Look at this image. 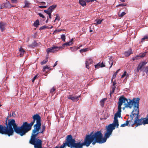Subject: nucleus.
I'll list each match as a JSON object with an SVG mask.
<instances>
[{
    "instance_id": "f257e3e1",
    "label": "nucleus",
    "mask_w": 148,
    "mask_h": 148,
    "mask_svg": "<svg viewBox=\"0 0 148 148\" xmlns=\"http://www.w3.org/2000/svg\"><path fill=\"white\" fill-rule=\"evenodd\" d=\"M129 101L128 99L122 96L120 97L118 102V111L114 115V120L112 124H109L106 127L107 132L104 134V137H102V143H105L108 138H109L110 135H111L113 130L115 129V127L117 128L118 127L119 124L118 123V117L120 118L121 116V106L123 103H124V105L125 106L123 109L125 108H128L131 109L133 106V99L131 100L129 99Z\"/></svg>"
},
{
    "instance_id": "f03ea898",
    "label": "nucleus",
    "mask_w": 148,
    "mask_h": 148,
    "mask_svg": "<svg viewBox=\"0 0 148 148\" xmlns=\"http://www.w3.org/2000/svg\"><path fill=\"white\" fill-rule=\"evenodd\" d=\"M92 132L89 135H86L84 142L82 143L81 142H75V139L73 138L71 135H68L66 137V142L67 145L71 148H82L84 145L88 147L93 140L95 139L97 142H100L101 137L99 132H97L94 134Z\"/></svg>"
},
{
    "instance_id": "7ed1b4c3",
    "label": "nucleus",
    "mask_w": 148,
    "mask_h": 148,
    "mask_svg": "<svg viewBox=\"0 0 148 148\" xmlns=\"http://www.w3.org/2000/svg\"><path fill=\"white\" fill-rule=\"evenodd\" d=\"M6 126L5 128L7 132V135L9 136L13 135L14 131L21 136L25 135L26 133L25 124L24 123L20 127H18L13 119H10L8 120V123L6 122Z\"/></svg>"
},
{
    "instance_id": "20e7f679",
    "label": "nucleus",
    "mask_w": 148,
    "mask_h": 148,
    "mask_svg": "<svg viewBox=\"0 0 148 148\" xmlns=\"http://www.w3.org/2000/svg\"><path fill=\"white\" fill-rule=\"evenodd\" d=\"M140 99L139 98H134L133 99V106L134 110L131 113L130 117L128 118V121L129 126L133 127L134 125H136V127L140 125L141 119H139V102Z\"/></svg>"
},
{
    "instance_id": "39448f33",
    "label": "nucleus",
    "mask_w": 148,
    "mask_h": 148,
    "mask_svg": "<svg viewBox=\"0 0 148 148\" xmlns=\"http://www.w3.org/2000/svg\"><path fill=\"white\" fill-rule=\"evenodd\" d=\"M32 118L33 121L30 123L28 124L27 122H24L25 124V127L26 132V133L30 130L32 128V127L36 122V123L34 125L41 126V117L40 116L37 114H34Z\"/></svg>"
},
{
    "instance_id": "423d86ee",
    "label": "nucleus",
    "mask_w": 148,
    "mask_h": 148,
    "mask_svg": "<svg viewBox=\"0 0 148 148\" xmlns=\"http://www.w3.org/2000/svg\"><path fill=\"white\" fill-rule=\"evenodd\" d=\"M41 126L34 125V128L32 130V135L29 140L30 144L33 145L37 143L38 140H40L38 137L37 138V137L39 134L40 133Z\"/></svg>"
},
{
    "instance_id": "0eeeda50",
    "label": "nucleus",
    "mask_w": 148,
    "mask_h": 148,
    "mask_svg": "<svg viewBox=\"0 0 148 148\" xmlns=\"http://www.w3.org/2000/svg\"><path fill=\"white\" fill-rule=\"evenodd\" d=\"M62 47H58L56 46H54L53 47L47 49L46 51L47 53L51 52L54 53L60 49H62Z\"/></svg>"
},
{
    "instance_id": "6e6552de",
    "label": "nucleus",
    "mask_w": 148,
    "mask_h": 148,
    "mask_svg": "<svg viewBox=\"0 0 148 148\" xmlns=\"http://www.w3.org/2000/svg\"><path fill=\"white\" fill-rule=\"evenodd\" d=\"M141 119L140 125L143 124L145 125L146 124H148V114L147 115L146 117L144 118H142L140 119Z\"/></svg>"
},
{
    "instance_id": "1a4fd4ad",
    "label": "nucleus",
    "mask_w": 148,
    "mask_h": 148,
    "mask_svg": "<svg viewBox=\"0 0 148 148\" xmlns=\"http://www.w3.org/2000/svg\"><path fill=\"white\" fill-rule=\"evenodd\" d=\"M147 62L145 61L143 62L140 63L137 69V72H139L140 70H143L144 66L146 64Z\"/></svg>"
},
{
    "instance_id": "9d476101",
    "label": "nucleus",
    "mask_w": 148,
    "mask_h": 148,
    "mask_svg": "<svg viewBox=\"0 0 148 148\" xmlns=\"http://www.w3.org/2000/svg\"><path fill=\"white\" fill-rule=\"evenodd\" d=\"M80 96V95L77 96H73V95H71L67 97V98L68 99H71L73 101H77L79 100Z\"/></svg>"
},
{
    "instance_id": "9b49d317",
    "label": "nucleus",
    "mask_w": 148,
    "mask_h": 148,
    "mask_svg": "<svg viewBox=\"0 0 148 148\" xmlns=\"http://www.w3.org/2000/svg\"><path fill=\"white\" fill-rule=\"evenodd\" d=\"M0 134L7 135V132L5 128V126H3L0 124Z\"/></svg>"
},
{
    "instance_id": "f8f14e48",
    "label": "nucleus",
    "mask_w": 148,
    "mask_h": 148,
    "mask_svg": "<svg viewBox=\"0 0 148 148\" xmlns=\"http://www.w3.org/2000/svg\"><path fill=\"white\" fill-rule=\"evenodd\" d=\"M6 24L3 22L0 23V29L1 32H3L5 29V26Z\"/></svg>"
},
{
    "instance_id": "ddd939ff",
    "label": "nucleus",
    "mask_w": 148,
    "mask_h": 148,
    "mask_svg": "<svg viewBox=\"0 0 148 148\" xmlns=\"http://www.w3.org/2000/svg\"><path fill=\"white\" fill-rule=\"evenodd\" d=\"M92 63V60L91 59H89L88 60L86 61L85 64H86V67L88 69H89V65L91 64Z\"/></svg>"
},
{
    "instance_id": "4468645a",
    "label": "nucleus",
    "mask_w": 148,
    "mask_h": 148,
    "mask_svg": "<svg viewBox=\"0 0 148 148\" xmlns=\"http://www.w3.org/2000/svg\"><path fill=\"white\" fill-rule=\"evenodd\" d=\"M132 51L131 49H129L128 51L124 53V55L126 56H129L131 54H132Z\"/></svg>"
},
{
    "instance_id": "2eb2a0df",
    "label": "nucleus",
    "mask_w": 148,
    "mask_h": 148,
    "mask_svg": "<svg viewBox=\"0 0 148 148\" xmlns=\"http://www.w3.org/2000/svg\"><path fill=\"white\" fill-rule=\"evenodd\" d=\"M4 3L5 4V8H10L14 6V5H12L8 1H7Z\"/></svg>"
},
{
    "instance_id": "dca6fc26",
    "label": "nucleus",
    "mask_w": 148,
    "mask_h": 148,
    "mask_svg": "<svg viewBox=\"0 0 148 148\" xmlns=\"http://www.w3.org/2000/svg\"><path fill=\"white\" fill-rule=\"evenodd\" d=\"M57 7V5L56 4L53 5L52 6H50L48 8V10L50 11L51 12Z\"/></svg>"
},
{
    "instance_id": "f3484780",
    "label": "nucleus",
    "mask_w": 148,
    "mask_h": 148,
    "mask_svg": "<svg viewBox=\"0 0 148 148\" xmlns=\"http://www.w3.org/2000/svg\"><path fill=\"white\" fill-rule=\"evenodd\" d=\"M73 39H72L69 42H66V43H64L63 45L62 46L63 47H64L65 45L69 46L73 44L72 41H73Z\"/></svg>"
},
{
    "instance_id": "a211bd4d",
    "label": "nucleus",
    "mask_w": 148,
    "mask_h": 148,
    "mask_svg": "<svg viewBox=\"0 0 148 148\" xmlns=\"http://www.w3.org/2000/svg\"><path fill=\"white\" fill-rule=\"evenodd\" d=\"M25 6L24 7H26L28 8L29 7L31 3L29 2V1H27V0H25L24 1Z\"/></svg>"
},
{
    "instance_id": "6ab92c4d",
    "label": "nucleus",
    "mask_w": 148,
    "mask_h": 148,
    "mask_svg": "<svg viewBox=\"0 0 148 148\" xmlns=\"http://www.w3.org/2000/svg\"><path fill=\"white\" fill-rule=\"evenodd\" d=\"M97 132H99V133H100V136L101 137V139L100 140V142H97L96 141H95V139H94L93 141L94 140V141L92 143V144L93 145H95V144L96 143V142H97V143H102V134L101 133V131H98ZM93 141H92V142H93Z\"/></svg>"
},
{
    "instance_id": "aec40b11",
    "label": "nucleus",
    "mask_w": 148,
    "mask_h": 148,
    "mask_svg": "<svg viewBox=\"0 0 148 148\" xmlns=\"http://www.w3.org/2000/svg\"><path fill=\"white\" fill-rule=\"evenodd\" d=\"M19 52L20 53V56L21 57L23 56L25 53V50H24L23 49V48H21L19 50Z\"/></svg>"
},
{
    "instance_id": "412c9836",
    "label": "nucleus",
    "mask_w": 148,
    "mask_h": 148,
    "mask_svg": "<svg viewBox=\"0 0 148 148\" xmlns=\"http://www.w3.org/2000/svg\"><path fill=\"white\" fill-rule=\"evenodd\" d=\"M102 22V20L100 19H96L95 21L94 24L95 25H98L101 24Z\"/></svg>"
},
{
    "instance_id": "4be33fe9",
    "label": "nucleus",
    "mask_w": 148,
    "mask_h": 148,
    "mask_svg": "<svg viewBox=\"0 0 148 148\" xmlns=\"http://www.w3.org/2000/svg\"><path fill=\"white\" fill-rule=\"evenodd\" d=\"M67 146V143L66 141L65 143H64L60 147L56 146L54 148H66V146Z\"/></svg>"
},
{
    "instance_id": "5701e85b",
    "label": "nucleus",
    "mask_w": 148,
    "mask_h": 148,
    "mask_svg": "<svg viewBox=\"0 0 148 148\" xmlns=\"http://www.w3.org/2000/svg\"><path fill=\"white\" fill-rule=\"evenodd\" d=\"M79 2L80 4L82 6H84L86 5V3L83 0H79Z\"/></svg>"
},
{
    "instance_id": "b1692460",
    "label": "nucleus",
    "mask_w": 148,
    "mask_h": 148,
    "mask_svg": "<svg viewBox=\"0 0 148 148\" xmlns=\"http://www.w3.org/2000/svg\"><path fill=\"white\" fill-rule=\"evenodd\" d=\"M45 128L46 127L45 125H42V126L41 130H40V133L43 134L44 133V132L45 129Z\"/></svg>"
},
{
    "instance_id": "393cba45",
    "label": "nucleus",
    "mask_w": 148,
    "mask_h": 148,
    "mask_svg": "<svg viewBox=\"0 0 148 148\" xmlns=\"http://www.w3.org/2000/svg\"><path fill=\"white\" fill-rule=\"evenodd\" d=\"M95 66L96 69H98L99 68H101L102 67V63L99 62L97 64L95 65Z\"/></svg>"
},
{
    "instance_id": "a878e982",
    "label": "nucleus",
    "mask_w": 148,
    "mask_h": 148,
    "mask_svg": "<svg viewBox=\"0 0 148 148\" xmlns=\"http://www.w3.org/2000/svg\"><path fill=\"white\" fill-rule=\"evenodd\" d=\"M34 25L35 27H38L39 25V22L38 20H37L34 23Z\"/></svg>"
},
{
    "instance_id": "bb28decb",
    "label": "nucleus",
    "mask_w": 148,
    "mask_h": 148,
    "mask_svg": "<svg viewBox=\"0 0 148 148\" xmlns=\"http://www.w3.org/2000/svg\"><path fill=\"white\" fill-rule=\"evenodd\" d=\"M115 85H112V90L111 91L110 93V95L111 96V94L113 93L114 92V91L115 89Z\"/></svg>"
},
{
    "instance_id": "cd10ccee",
    "label": "nucleus",
    "mask_w": 148,
    "mask_h": 148,
    "mask_svg": "<svg viewBox=\"0 0 148 148\" xmlns=\"http://www.w3.org/2000/svg\"><path fill=\"white\" fill-rule=\"evenodd\" d=\"M129 123L128 120H127L125 121V123L124 124H122L121 125V127H125L127 126H129Z\"/></svg>"
},
{
    "instance_id": "c85d7f7f",
    "label": "nucleus",
    "mask_w": 148,
    "mask_h": 148,
    "mask_svg": "<svg viewBox=\"0 0 148 148\" xmlns=\"http://www.w3.org/2000/svg\"><path fill=\"white\" fill-rule=\"evenodd\" d=\"M120 70V69L117 70L116 72L114 74L112 78V79L111 81H112L114 78L116 77V75H117L118 73L119 72V71Z\"/></svg>"
},
{
    "instance_id": "c756f323",
    "label": "nucleus",
    "mask_w": 148,
    "mask_h": 148,
    "mask_svg": "<svg viewBox=\"0 0 148 148\" xmlns=\"http://www.w3.org/2000/svg\"><path fill=\"white\" fill-rule=\"evenodd\" d=\"M88 48H87L82 49H81V50H80L79 51L81 53H83V52H84L87 51H88Z\"/></svg>"
},
{
    "instance_id": "7c9ffc66",
    "label": "nucleus",
    "mask_w": 148,
    "mask_h": 148,
    "mask_svg": "<svg viewBox=\"0 0 148 148\" xmlns=\"http://www.w3.org/2000/svg\"><path fill=\"white\" fill-rule=\"evenodd\" d=\"M48 61V58H46V59L44 60L42 62H41V65H42L44 64H45Z\"/></svg>"
},
{
    "instance_id": "2f4dec72",
    "label": "nucleus",
    "mask_w": 148,
    "mask_h": 148,
    "mask_svg": "<svg viewBox=\"0 0 148 148\" xmlns=\"http://www.w3.org/2000/svg\"><path fill=\"white\" fill-rule=\"evenodd\" d=\"M126 13L125 12H123L121 14H120L119 12V15L120 17H122L123 16L126 14Z\"/></svg>"
},
{
    "instance_id": "473e14b6",
    "label": "nucleus",
    "mask_w": 148,
    "mask_h": 148,
    "mask_svg": "<svg viewBox=\"0 0 148 148\" xmlns=\"http://www.w3.org/2000/svg\"><path fill=\"white\" fill-rule=\"evenodd\" d=\"M143 71L144 72H146L147 74H148V66H147L145 67H144Z\"/></svg>"
},
{
    "instance_id": "72a5a7b5",
    "label": "nucleus",
    "mask_w": 148,
    "mask_h": 148,
    "mask_svg": "<svg viewBox=\"0 0 148 148\" xmlns=\"http://www.w3.org/2000/svg\"><path fill=\"white\" fill-rule=\"evenodd\" d=\"M36 42L34 41V42L31 45H29V46L31 47H35L36 45Z\"/></svg>"
},
{
    "instance_id": "f704fd0d",
    "label": "nucleus",
    "mask_w": 148,
    "mask_h": 148,
    "mask_svg": "<svg viewBox=\"0 0 148 148\" xmlns=\"http://www.w3.org/2000/svg\"><path fill=\"white\" fill-rule=\"evenodd\" d=\"M61 38L62 39V40L64 42L65 41V36L64 34H62L61 36Z\"/></svg>"
},
{
    "instance_id": "c9c22d12",
    "label": "nucleus",
    "mask_w": 148,
    "mask_h": 148,
    "mask_svg": "<svg viewBox=\"0 0 148 148\" xmlns=\"http://www.w3.org/2000/svg\"><path fill=\"white\" fill-rule=\"evenodd\" d=\"M148 39V35H146L145 36L144 38H142L141 39V42H142L143 41L145 40V39Z\"/></svg>"
},
{
    "instance_id": "e433bc0d",
    "label": "nucleus",
    "mask_w": 148,
    "mask_h": 148,
    "mask_svg": "<svg viewBox=\"0 0 148 148\" xmlns=\"http://www.w3.org/2000/svg\"><path fill=\"white\" fill-rule=\"evenodd\" d=\"M45 28L49 29V27H48V26H46V25H44V26H43L40 27V29H43Z\"/></svg>"
},
{
    "instance_id": "4c0bfd02",
    "label": "nucleus",
    "mask_w": 148,
    "mask_h": 148,
    "mask_svg": "<svg viewBox=\"0 0 148 148\" xmlns=\"http://www.w3.org/2000/svg\"><path fill=\"white\" fill-rule=\"evenodd\" d=\"M70 49L72 51H75L77 50L76 48L75 47H71L70 48Z\"/></svg>"
},
{
    "instance_id": "58836bf2",
    "label": "nucleus",
    "mask_w": 148,
    "mask_h": 148,
    "mask_svg": "<svg viewBox=\"0 0 148 148\" xmlns=\"http://www.w3.org/2000/svg\"><path fill=\"white\" fill-rule=\"evenodd\" d=\"M62 29H56L53 32V34L56 33H58L60 32V31H62Z\"/></svg>"
},
{
    "instance_id": "ea45409f",
    "label": "nucleus",
    "mask_w": 148,
    "mask_h": 148,
    "mask_svg": "<svg viewBox=\"0 0 148 148\" xmlns=\"http://www.w3.org/2000/svg\"><path fill=\"white\" fill-rule=\"evenodd\" d=\"M127 5V4L124 3H122L116 6L117 7H118L119 6H125Z\"/></svg>"
},
{
    "instance_id": "a19ab883",
    "label": "nucleus",
    "mask_w": 148,
    "mask_h": 148,
    "mask_svg": "<svg viewBox=\"0 0 148 148\" xmlns=\"http://www.w3.org/2000/svg\"><path fill=\"white\" fill-rule=\"evenodd\" d=\"M5 8V4L4 3H3L2 4H1L0 7V9H2Z\"/></svg>"
},
{
    "instance_id": "79ce46f5",
    "label": "nucleus",
    "mask_w": 148,
    "mask_h": 148,
    "mask_svg": "<svg viewBox=\"0 0 148 148\" xmlns=\"http://www.w3.org/2000/svg\"><path fill=\"white\" fill-rule=\"evenodd\" d=\"M44 12L45 13H47L48 14H51V12H50V11L48 10V9L47 10H44Z\"/></svg>"
},
{
    "instance_id": "37998d69",
    "label": "nucleus",
    "mask_w": 148,
    "mask_h": 148,
    "mask_svg": "<svg viewBox=\"0 0 148 148\" xmlns=\"http://www.w3.org/2000/svg\"><path fill=\"white\" fill-rule=\"evenodd\" d=\"M44 71L46 69H50V68L48 66H46L44 67Z\"/></svg>"
},
{
    "instance_id": "c03bdc74",
    "label": "nucleus",
    "mask_w": 148,
    "mask_h": 148,
    "mask_svg": "<svg viewBox=\"0 0 148 148\" xmlns=\"http://www.w3.org/2000/svg\"><path fill=\"white\" fill-rule=\"evenodd\" d=\"M38 77V75H36L33 78V79L32 80V82H34V81L35 80V79L37 78Z\"/></svg>"
},
{
    "instance_id": "a18cd8bd",
    "label": "nucleus",
    "mask_w": 148,
    "mask_h": 148,
    "mask_svg": "<svg viewBox=\"0 0 148 148\" xmlns=\"http://www.w3.org/2000/svg\"><path fill=\"white\" fill-rule=\"evenodd\" d=\"M56 90V88L53 87V88H52L50 92L51 93H53V92H54Z\"/></svg>"
},
{
    "instance_id": "49530a36",
    "label": "nucleus",
    "mask_w": 148,
    "mask_h": 148,
    "mask_svg": "<svg viewBox=\"0 0 148 148\" xmlns=\"http://www.w3.org/2000/svg\"><path fill=\"white\" fill-rule=\"evenodd\" d=\"M56 17L55 20H58V21H59L60 20V17L58 15H56Z\"/></svg>"
},
{
    "instance_id": "de8ad7c7",
    "label": "nucleus",
    "mask_w": 148,
    "mask_h": 148,
    "mask_svg": "<svg viewBox=\"0 0 148 148\" xmlns=\"http://www.w3.org/2000/svg\"><path fill=\"white\" fill-rule=\"evenodd\" d=\"M127 73V72L126 71H125L124 72L123 74L121 76V78L124 77L126 75Z\"/></svg>"
},
{
    "instance_id": "09e8293b",
    "label": "nucleus",
    "mask_w": 148,
    "mask_h": 148,
    "mask_svg": "<svg viewBox=\"0 0 148 148\" xmlns=\"http://www.w3.org/2000/svg\"><path fill=\"white\" fill-rule=\"evenodd\" d=\"M145 54H146V53H144L142 54H141L140 55V56L141 57H142V58L143 57L145 56Z\"/></svg>"
},
{
    "instance_id": "8fccbe9b",
    "label": "nucleus",
    "mask_w": 148,
    "mask_h": 148,
    "mask_svg": "<svg viewBox=\"0 0 148 148\" xmlns=\"http://www.w3.org/2000/svg\"><path fill=\"white\" fill-rule=\"evenodd\" d=\"M107 99V98H105L103 99H102V107L103 106V105H104V102L106 101Z\"/></svg>"
},
{
    "instance_id": "3c124183",
    "label": "nucleus",
    "mask_w": 148,
    "mask_h": 148,
    "mask_svg": "<svg viewBox=\"0 0 148 148\" xmlns=\"http://www.w3.org/2000/svg\"><path fill=\"white\" fill-rule=\"evenodd\" d=\"M38 15L39 16L41 17H42L43 18H45L44 16L41 13H39L38 14Z\"/></svg>"
},
{
    "instance_id": "603ef678",
    "label": "nucleus",
    "mask_w": 148,
    "mask_h": 148,
    "mask_svg": "<svg viewBox=\"0 0 148 148\" xmlns=\"http://www.w3.org/2000/svg\"><path fill=\"white\" fill-rule=\"evenodd\" d=\"M47 7V6H39V7L41 8H45Z\"/></svg>"
},
{
    "instance_id": "864d4df0",
    "label": "nucleus",
    "mask_w": 148,
    "mask_h": 148,
    "mask_svg": "<svg viewBox=\"0 0 148 148\" xmlns=\"http://www.w3.org/2000/svg\"><path fill=\"white\" fill-rule=\"evenodd\" d=\"M86 2H93L95 0H85Z\"/></svg>"
},
{
    "instance_id": "5fc2aeb1",
    "label": "nucleus",
    "mask_w": 148,
    "mask_h": 148,
    "mask_svg": "<svg viewBox=\"0 0 148 148\" xmlns=\"http://www.w3.org/2000/svg\"><path fill=\"white\" fill-rule=\"evenodd\" d=\"M112 85H115L116 84V82L115 81H112Z\"/></svg>"
},
{
    "instance_id": "6e6d98bb",
    "label": "nucleus",
    "mask_w": 148,
    "mask_h": 148,
    "mask_svg": "<svg viewBox=\"0 0 148 148\" xmlns=\"http://www.w3.org/2000/svg\"><path fill=\"white\" fill-rule=\"evenodd\" d=\"M113 62L111 61V65L110 67V69L112 67V66L113 65Z\"/></svg>"
},
{
    "instance_id": "4d7b16f0",
    "label": "nucleus",
    "mask_w": 148,
    "mask_h": 148,
    "mask_svg": "<svg viewBox=\"0 0 148 148\" xmlns=\"http://www.w3.org/2000/svg\"><path fill=\"white\" fill-rule=\"evenodd\" d=\"M57 61H56V62L54 64L53 66V67L57 65Z\"/></svg>"
},
{
    "instance_id": "13d9d810",
    "label": "nucleus",
    "mask_w": 148,
    "mask_h": 148,
    "mask_svg": "<svg viewBox=\"0 0 148 148\" xmlns=\"http://www.w3.org/2000/svg\"><path fill=\"white\" fill-rule=\"evenodd\" d=\"M40 3H43V4H45L46 3L45 2H43V1L40 2Z\"/></svg>"
},
{
    "instance_id": "bf43d9fd",
    "label": "nucleus",
    "mask_w": 148,
    "mask_h": 148,
    "mask_svg": "<svg viewBox=\"0 0 148 148\" xmlns=\"http://www.w3.org/2000/svg\"><path fill=\"white\" fill-rule=\"evenodd\" d=\"M49 15V18H51V14H48Z\"/></svg>"
},
{
    "instance_id": "052dcab7",
    "label": "nucleus",
    "mask_w": 148,
    "mask_h": 148,
    "mask_svg": "<svg viewBox=\"0 0 148 148\" xmlns=\"http://www.w3.org/2000/svg\"><path fill=\"white\" fill-rule=\"evenodd\" d=\"M105 66V65L103 64V62H102V67H104Z\"/></svg>"
},
{
    "instance_id": "680f3d73",
    "label": "nucleus",
    "mask_w": 148,
    "mask_h": 148,
    "mask_svg": "<svg viewBox=\"0 0 148 148\" xmlns=\"http://www.w3.org/2000/svg\"><path fill=\"white\" fill-rule=\"evenodd\" d=\"M76 49H77V50H78V49H79V47H76Z\"/></svg>"
},
{
    "instance_id": "e2e57ef3",
    "label": "nucleus",
    "mask_w": 148,
    "mask_h": 148,
    "mask_svg": "<svg viewBox=\"0 0 148 148\" xmlns=\"http://www.w3.org/2000/svg\"><path fill=\"white\" fill-rule=\"evenodd\" d=\"M120 1L122 2H124L125 1V0H120Z\"/></svg>"
},
{
    "instance_id": "0e129e2a",
    "label": "nucleus",
    "mask_w": 148,
    "mask_h": 148,
    "mask_svg": "<svg viewBox=\"0 0 148 148\" xmlns=\"http://www.w3.org/2000/svg\"><path fill=\"white\" fill-rule=\"evenodd\" d=\"M129 75L128 74H126V77H129Z\"/></svg>"
},
{
    "instance_id": "69168bd1",
    "label": "nucleus",
    "mask_w": 148,
    "mask_h": 148,
    "mask_svg": "<svg viewBox=\"0 0 148 148\" xmlns=\"http://www.w3.org/2000/svg\"><path fill=\"white\" fill-rule=\"evenodd\" d=\"M53 27L52 26H51V27H49V28H50V29H52V28Z\"/></svg>"
},
{
    "instance_id": "338daca9",
    "label": "nucleus",
    "mask_w": 148,
    "mask_h": 148,
    "mask_svg": "<svg viewBox=\"0 0 148 148\" xmlns=\"http://www.w3.org/2000/svg\"><path fill=\"white\" fill-rule=\"evenodd\" d=\"M92 32V30H90V32Z\"/></svg>"
},
{
    "instance_id": "774afa93",
    "label": "nucleus",
    "mask_w": 148,
    "mask_h": 148,
    "mask_svg": "<svg viewBox=\"0 0 148 148\" xmlns=\"http://www.w3.org/2000/svg\"><path fill=\"white\" fill-rule=\"evenodd\" d=\"M100 103L102 104V103H102V100H100Z\"/></svg>"
}]
</instances>
